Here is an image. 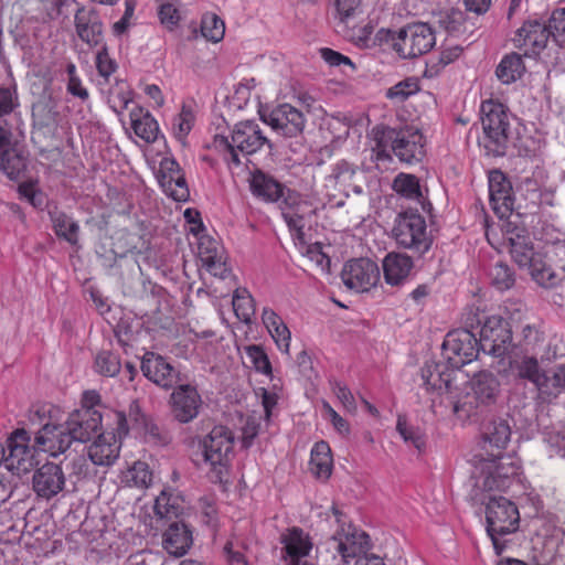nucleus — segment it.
<instances>
[{
  "label": "nucleus",
  "mask_w": 565,
  "mask_h": 565,
  "mask_svg": "<svg viewBox=\"0 0 565 565\" xmlns=\"http://www.w3.org/2000/svg\"><path fill=\"white\" fill-rule=\"evenodd\" d=\"M372 152L376 161H392V152L406 164L420 162L425 157V138L419 129L404 127L395 129L375 126L371 130Z\"/></svg>",
  "instance_id": "nucleus-1"
},
{
  "label": "nucleus",
  "mask_w": 565,
  "mask_h": 565,
  "mask_svg": "<svg viewBox=\"0 0 565 565\" xmlns=\"http://www.w3.org/2000/svg\"><path fill=\"white\" fill-rule=\"evenodd\" d=\"M78 38L89 46H97L103 42V23L95 10L77 9L74 17Z\"/></svg>",
  "instance_id": "nucleus-26"
},
{
  "label": "nucleus",
  "mask_w": 565,
  "mask_h": 565,
  "mask_svg": "<svg viewBox=\"0 0 565 565\" xmlns=\"http://www.w3.org/2000/svg\"><path fill=\"white\" fill-rule=\"evenodd\" d=\"M127 84L124 82L117 83L115 87L109 90L108 104L116 114H121L131 103L132 96Z\"/></svg>",
  "instance_id": "nucleus-47"
},
{
  "label": "nucleus",
  "mask_w": 565,
  "mask_h": 565,
  "mask_svg": "<svg viewBox=\"0 0 565 565\" xmlns=\"http://www.w3.org/2000/svg\"><path fill=\"white\" fill-rule=\"evenodd\" d=\"M525 72L522 56L518 53H510L502 57L495 68L498 79L505 85L520 79Z\"/></svg>",
  "instance_id": "nucleus-34"
},
{
  "label": "nucleus",
  "mask_w": 565,
  "mask_h": 565,
  "mask_svg": "<svg viewBox=\"0 0 565 565\" xmlns=\"http://www.w3.org/2000/svg\"><path fill=\"white\" fill-rule=\"evenodd\" d=\"M435 44V32L425 22L406 24L392 36V47L402 58H415L424 55Z\"/></svg>",
  "instance_id": "nucleus-11"
},
{
  "label": "nucleus",
  "mask_w": 565,
  "mask_h": 565,
  "mask_svg": "<svg viewBox=\"0 0 565 565\" xmlns=\"http://www.w3.org/2000/svg\"><path fill=\"white\" fill-rule=\"evenodd\" d=\"M392 238L396 245L417 257L427 254L434 244L425 217L417 210L399 212L393 223Z\"/></svg>",
  "instance_id": "nucleus-2"
},
{
  "label": "nucleus",
  "mask_w": 565,
  "mask_h": 565,
  "mask_svg": "<svg viewBox=\"0 0 565 565\" xmlns=\"http://www.w3.org/2000/svg\"><path fill=\"white\" fill-rule=\"evenodd\" d=\"M489 198L493 212L500 217H508L514 209L511 182L500 170L489 173Z\"/></svg>",
  "instance_id": "nucleus-23"
},
{
  "label": "nucleus",
  "mask_w": 565,
  "mask_h": 565,
  "mask_svg": "<svg viewBox=\"0 0 565 565\" xmlns=\"http://www.w3.org/2000/svg\"><path fill=\"white\" fill-rule=\"evenodd\" d=\"M19 106L14 89L0 87V117L11 114Z\"/></svg>",
  "instance_id": "nucleus-61"
},
{
  "label": "nucleus",
  "mask_w": 565,
  "mask_h": 565,
  "mask_svg": "<svg viewBox=\"0 0 565 565\" xmlns=\"http://www.w3.org/2000/svg\"><path fill=\"white\" fill-rule=\"evenodd\" d=\"M512 374L520 380L531 382L542 396H556V369L542 370L533 356H524L515 362Z\"/></svg>",
  "instance_id": "nucleus-17"
},
{
  "label": "nucleus",
  "mask_w": 565,
  "mask_h": 565,
  "mask_svg": "<svg viewBox=\"0 0 565 565\" xmlns=\"http://www.w3.org/2000/svg\"><path fill=\"white\" fill-rule=\"evenodd\" d=\"M455 371L447 362L426 363L422 369V380L427 390L451 392Z\"/></svg>",
  "instance_id": "nucleus-28"
},
{
  "label": "nucleus",
  "mask_w": 565,
  "mask_h": 565,
  "mask_svg": "<svg viewBox=\"0 0 565 565\" xmlns=\"http://www.w3.org/2000/svg\"><path fill=\"white\" fill-rule=\"evenodd\" d=\"M214 142L216 147L224 150V161L236 167L241 164L238 151L244 154H253L260 150L264 145L271 148L268 138L254 120L237 122L232 131L231 141L227 137L216 136Z\"/></svg>",
  "instance_id": "nucleus-5"
},
{
  "label": "nucleus",
  "mask_w": 565,
  "mask_h": 565,
  "mask_svg": "<svg viewBox=\"0 0 565 565\" xmlns=\"http://www.w3.org/2000/svg\"><path fill=\"white\" fill-rule=\"evenodd\" d=\"M490 275L492 284L500 290L509 289L514 284V275L507 264H495L492 267Z\"/></svg>",
  "instance_id": "nucleus-53"
},
{
  "label": "nucleus",
  "mask_w": 565,
  "mask_h": 565,
  "mask_svg": "<svg viewBox=\"0 0 565 565\" xmlns=\"http://www.w3.org/2000/svg\"><path fill=\"white\" fill-rule=\"evenodd\" d=\"M361 0H335L337 13L341 22L353 18L360 9Z\"/></svg>",
  "instance_id": "nucleus-64"
},
{
  "label": "nucleus",
  "mask_w": 565,
  "mask_h": 565,
  "mask_svg": "<svg viewBox=\"0 0 565 565\" xmlns=\"http://www.w3.org/2000/svg\"><path fill=\"white\" fill-rule=\"evenodd\" d=\"M202 264L212 275L221 278L225 277L227 268L222 252L218 254L204 256Z\"/></svg>",
  "instance_id": "nucleus-62"
},
{
  "label": "nucleus",
  "mask_w": 565,
  "mask_h": 565,
  "mask_svg": "<svg viewBox=\"0 0 565 565\" xmlns=\"http://www.w3.org/2000/svg\"><path fill=\"white\" fill-rule=\"evenodd\" d=\"M475 319L480 326L479 344L483 353L494 358H503L510 352L512 347V331L509 323L499 316L478 318L476 315H469L467 326L473 328Z\"/></svg>",
  "instance_id": "nucleus-10"
},
{
  "label": "nucleus",
  "mask_w": 565,
  "mask_h": 565,
  "mask_svg": "<svg viewBox=\"0 0 565 565\" xmlns=\"http://www.w3.org/2000/svg\"><path fill=\"white\" fill-rule=\"evenodd\" d=\"M118 65L114 58L109 56L107 47L104 45L96 55V68L98 74L106 81L113 75Z\"/></svg>",
  "instance_id": "nucleus-56"
},
{
  "label": "nucleus",
  "mask_w": 565,
  "mask_h": 565,
  "mask_svg": "<svg viewBox=\"0 0 565 565\" xmlns=\"http://www.w3.org/2000/svg\"><path fill=\"white\" fill-rule=\"evenodd\" d=\"M95 371L103 376H116L120 372L118 355L109 351H102L95 358Z\"/></svg>",
  "instance_id": "nucleus-45"
},
{
  "label": "nucleus",
  "mask_w": 565,
  "mask_h": 565,
  "mask_svg": "<svg viewBox=\"0 0 565 565\" xmlns=\"http://www.w3.org/2000/svg\"><path fill=\"white\" fill-rule=\"evenodd\" d=\"M125 479L129 486L147 488L151 483L152 473L146 462L137 461L128 469Z\"/></svg>",
  "instance_id": "nucleus-48"
},
{
  "label": "nucleus",
  "mask_w": 565,
  "mask_h": 565,
  "mask_svg": "<svg viewBox=\"0 0 565 565\" xmlns=\"http://www.w3.org/2000/svg\"><path fill=\"white\" fill-rule=\"evenodd\" d=\"M519 470L518 460L511 456L482 458L475 466V487L482 491H505Z\"/></svg>",
  "instance_id": "nucleus-7"
},
{
  "label": "nucleus",
  "mask_w": 565,
  "mask_h": 565,
  "mask_svg": "<svg viewBox=\"0 0 565 565\" xmlns=\"http://www.w3.org/2000/svg\"><path fill=\"white\" fill-rule=\"evenodd\" d=\"M33 140L53 142L57 140L61 115L57 103L51 97H42L32 107Z\"/></svg>",
  "instance_id": "nucleus-16"
},
{
  "label": "nucleus",
  "mask_w": 565,
  "mask_h": 565,
  "mask_svg": "<svg viewBox=\"0 0 565 565\" xmlns=\"http://www.w3.org/2000/svg\"><path fill=\"white\" fill-rule=\"evenodd\" d=\"M102 420L103 416L98 409L81 407L72 412L65 420L71 444L90 440L100 430Z\"/></svg>",
  "instance_id": "nucleus-19"
},
{
  "label": "nucleus",
  "mask_w": 565,
  "mask_h": 565,
  "mask_svg": "<svg viewBox=\"0 0 565 565\" xmlns=\"http://www.w3.org/2000/svg\"><path fill=\"white\" fill-rule=\"evenodd\" d=\"M483 137L481 142L489 156H504L510 136L508 108L500 102L488 99L480 106Z\"/></svg>",
  "instance_id": "nucleus-3"
},
{
  "label": "nucleus",
  "mask_w": 565,
  "mask_h": 565,
  "mask_svg": "<svg viewBox=\"0 0 565 565\" xmlns=\"http://www.w3.org/2000/svg\"><path fill=\"white\" fill-rule=\"evenodd\" d=\"M414 267L412 256L404 253L392 252L383 259L385 281L392 286H399L408 278Z\"/></svg>",
  "instance_id": "nucleus-29"
},
{
  "label": "nucleus",
  "mask_w": 565,
  "mask_h": 565,
  "mask_svg": "<svg viewBox=\"0 0 565 565\" xmlns=\"http://www.w3.org/2000/svg\"><path fill=\"white\" fill-rule=\"evenodd\" d=\"M332 175L338 184H347L358 177L356 168L345 160L337 162L332 169Z\"/></svg>",
  "instance_id": "nucleus-57"
},
{
  "label": "nucleus",
  "mask_w": 565,
  "mask_h": 565,
  "mask_svg": "<svg viewBox=\"0 0 565 565\" xmlns=\"http://www.w3.org/2000/svg\"><path fill=\"white\" fill-rule=\"evenodd\" d=\"M332 455L327 441H318L313 445L310 456V469L318 478L328 479L332 471Z\"/></svg>",
  "instance_id": "nucleus-33"
},
{
  "label": "nucleus",
  "mask_w": 565,
  "mask_h": 565,
  "mask_svg": "<svg viewBox=\"0 0 565 565\" xmlns=\"http://www.w3.org/2000/svg\"><path fill=\"white\" fill-rule=\"evenodd\" d=\"M548 39V30L544 22L527 20L516 30L512 41L515 47L524 51L525 56H533L546 47Z\"/></svg>",
  "instance_id": "nucleus-22"
},
{
  "label": "nucleus",
  "mask_w": 565,
  "mask_h": 565,
  "mask_svg": "<svg viewBox=\"0 0 565 565\" xmlns=\"http://www.w3.org/2000/svg\"><path fill=\"white\" fill-rule=\"evenodd\" d=\"M8 454H4V463L8 470L17 475L29 471L34 465L35 452L39 451L31 445V436L24 428H18L11 433L7 440Z\"/></svg>",
  "instance_id": "nucleus-13"
},
{
  "label": "nucleus",
  "mask_w": 565,
  "mask_h": 565,
  "mask_svg": "<svg viewBox=\"0 0 565 565\" xmlns=\"http://www.w3.org/2000/svg\"><path fill=\"white\" fill-rule=\"evenodd\" d=\"M115 418L117 423V434L119 436L127 435L130 427H141L145 424V416L136 401L129 405L128 415L124 412H116Z\"/></svg>",
  "instance_id": "nucleus-38"
},
{
  "label": "nucleus",
  "mask_w": 565,
  "mask_h": 565,
  "mask_svg": "<svg viewBox=\"0 0 565 565\" xmlns=\"http://www.w3.org/2000/svg\"><path fill=\"white\" fill-rule=\"evenodd\" d=\"M487 533L497 554L504 550L501 537L518 531L520 513L516 505L504 497H490L486 504Z\"/></svg>",
  "instance_id": "nucleus-8"
},
{
  "label": "nucleus",
  "mask_w": 565,
  "mask_h": 565,
  "mask_svg": "<svg viewBox=\"0 0 565 565\" xmlns=\"http://www.w3.org/2000/svg\"><path fill=\"white\" fill-rule=\"evenodd\" d=\"M443 356L456 370L472 362L480 349L479 340L468 329H457L448 332L441 345Z\"/></svg>",
  "instance_id": "nucleus-12"
},
{
  "label": "nucleus",
  "mask_w": 565,
  "mask_h": 565,
  "mask_svg": "<svg viewBox=\"0 0 565 565\" xmlns=\"http://www.w3.org/2000/svg\"><path fill=\"white\" fill-rule=\"evenodd\" d=\"M204 465L213 482H222L228 472L234 450V435L225 426H214L201 441Z\"/></svg>",
  "instance_id": "nucleus-6"
},
{
  "label": "nucleus",
  "mask_w": 565,
  "mask_h": 565,
  "mask_svg": "<svg viewBox=\"0 0 565 565\" xmlns=\"http://www.w3.org/2000/svg\"><path fill=\"white\" fill-rule=\"evenodd\" d=\"M134 132L148 143L154 142L159 135V125L149 110L134 107L129 114Z\"/></svg>",
  "instance_id": "nucleus-30"
},
{
  "label": "nucleus",
  "mask_w": 565,
  "mask_h": 565,
  "mask_svg": "<svg viewBox=\"0 0 565 565\" xmlns=\"http://www.w3.org/2000/svg\"><path fill=\"white\" fill-rule=\"evenodd\" d=\"M281 542L286 552L284 558L287 564L289 561L307 557L312 547L308 535L299 527L289 530V532L284 535Z\"/></svg>",
  "instance_id": "nucleus-31"
},
{
  "label": "nucleus",
  "mask_w": 565,
  "mask_h": 565,
  "mask_svg": "<svg viewBox=\"0 0 565 565\" xmlns=\"http://www.w3.org/2000/svg\"><path fill=\"white\" fill-rule=\"evenodd\" d=\"M26 168L25 157L12 148L0 158V169L10 180H18Z\"/></svg>",
  "instance_id": "nucleus-39"
},
{
  "label": "nucleus",
  "mask_w": 565,
  "mask_h": 565,
  "mask_svg": "<svg viewBox=\"0 0 565 565\" xmlns=\"http://www.w3.org/2000/svg\"><path fill=\"white\" fill-rule=\"evenodd\" d=\"M546 29L550 36L565 35V8H559L552 12Z\"/></svg>",
  "instance_id": "nucleus-63"
},
{
  "label": "nucleus",
  "mask_w": 565,
  "mask_h": 565,
  "mask_svg": "<svg viewBox=\"0 0 565 565\" xmlns=\"http://www.w3.org/2000/svg\"><path fill=\"white\" fill-rule=\"evenodd\" d=\"M162 188L169 196L178 202H185L190 196L188 183L182 172L168 181H162Z\"/></svg>",
  "instance_id": "nucleus-49"
},
{
  "label": "nucleus",
  "mask_w": 565,
  "mask_h": 565,
  "mask_svg": "<svg viewBox=\"0 0 565 565\" xmlns=\"http://www.w3.org/2000/svg\"><path fill=\"white\" fill-rule=\"evenodd\" d=\"M143 375L158 386L172 388L180 381V373L167 360L153 352L145 353L141 361Z\"/></svg>",
  "instance_id": "nucleus-24"
},
{
  "label": "nucleus",
  "mask_w": 565,
  "mask_h": 565,
  "mask_svg": "<svg viewBox=\"0 0 565 565\" xmlns=\"http://www.w3.org/2000/svg\"><path fill=\"white\" fill-rule=\"evenodd\" d=\"M53 411L55 409L52 405H43L31 409L29 422L32 427L38 428L34 437V447L39 451L56 457L71 447V441L65 423L57 424L53 420Z\"/></svg>",
  "instance_id": "nucleus-4"
},
{
  "label": "nucleus",
  "mask_w": 565,
  "mask_h": 565,
  "mask_svg": "<svg viewBox=\"0 0 565 565\" xmlns=\"http://www.w3.org/2000/svg\"><path fill=\"white\" fill-rule=\"evenodd\" d=\"M153 509L156 515L160 519L177 516L180 512V505L178 504L177 499L167 494L164 491L157 497Z\"/></svg>",
  "instance_id": "nucleus-51"
},
{
  "label": "nucleus",
  "mask_w": 565,
  "mask_h": 565,
  "mask_svg": "<svg viewBox=\"0 0 565 565\" xmlns=\"http://www.w3.org/2000/svg\"><path fill=\"white\" fill-rule=\"evenodd\" d=\"M19 193L32 206L42 207L44 199L43 193L35 186L33 182H23L19 185Z\"/></svg>",
  "instance_id": "nucleus-60"
},
{
  "label": "nucleus",
  "mask_w": 565,
  "mask_h": 565,
  "mask_svg": "<svg viewBox=\"0 0 565 565\" xmlns=\"http://www.w3.org/2000/svg\"><path fill=\"white\" fill-rule=\"evenodd\" d=\"M419 82L416 77H407L385 92V97L395 104L404 103L419 92Z\"/></svg>",
  "instance_id": "nucleus-40"
},
{
  "label": "nucleus",
  "mask_w": 565,
  "mask_h": 565,
  "mask_svg": "<svg viewBox=\"0 0 565 565\" xmlns=\"http://www.w3.org/2000/svg\"><path fill=\"white\" fill-rule=\"evenodd\" d=\"M233 309L236 317L248 323L255 315V303L252 295L246 289H237L233 297Z\"/></svg>",
  "instance_id": "nucleus-43"
},
{
  "label": "nucleus",
  "mask_w": 565,
  "mask_h": 565,
  "mask_svg": "<svg viewBox=\"0 0 565 565\" xmlns=\"http://www.w3.org/2000/svg\"><path fill=\"white\" fill-rule=\"evenodd\" d=\"M262 120L277 135L292 138L302 134L306 118L303 114L290 104H280L270 110L259 111Z\"/></svg>",
  "instance_id": "nucleus-14"
},
{
  "label": "nucleus",
  "mask_w": 565,
  "mask_h": 565,
  "mask_svg": "<svg viewBox=\"0 0 565 565\" xmlns=\"http://www.w3.org/2000/svg\"><path fill=\"white\" fill-rule=\"evenodd\" d=\"M341 279L352 290L369 291L380 280V269L376 263L369 258L351 259L342 268Z\"/></svg>",
  "instance_id": "nucleus-18"
},
{
  "label": "nucleus",
  "mask_w": 565,
  "mask_h": 565,
  "mask_svg": "<svg viewBox=\"0 0 565 565\" xmlns=\"http://www.w3.org/2000/svg\"><path fill=\"white\" fill-rule=\"evenodd\" d=\"M508 239L513 260L521 268H527L533 280L541 287H552L558 281L559 278L552 270V266L546 265L534 252L531 238L524 230L511 233Z\"/></svg>",
  "instance_id": "nucleus-9"
},
{
  "label": "nucleus",
  "mask_w": 565,
  "mask_h": 565,
  "mask_svg": "<svg viewBox=\"0 0 565 565\" xmlns=\"http://www.w3.org/2000/svg\"><path fill=\"white\" fill-rule=\"evenodd\" d=\"M332 391L348 412L356 411L354 396L345 384L335 381L332 383Z\"/></svg>",
  "instance_id": "nucleus-59"
},
{
  "label": "nucleus",
  "mask_w": 565,
  "mask_h": 565,
  "mask_svg": "<svg viewBox=\"0 0 565 565\" xmlns=\"http://www.w3.org/2000/svg\"><path fill=\"white\" fill-rule=\"evenodd\" d=\"M202 35L212 42H218L225 33L224 22L214 13H205L201 21Z\"/></svg>",
  "instance_id": "nucleus-46"
},
{
  "label": "nucleus",
  "mask_w": 565,
  "mask_h": 565,
  "mask_svg": "<svg viewBox=\"0 0 565 565\" xmlns=\"http://www.w3.org/2000/svg\"><path fill=\"white\" fill-rule=\"evenodd\" d=\"M66 73L68 76L66 90L74 97L79 98L82 102H86L89 97L88 90L83 86L82 81L76 72V66L73 63L67 64Z\"/></svg>",
  "instance_id": "nucleus-54"
},
{
  "label": "nucleus",
  "mask_w": 565,
  "mask_h": 565,
  "mask_svg": "<svg viewBox=\"0 0 565 565\" xmlns=\"http://www.w3.org/2000/svg\"><path fill=\"white\" fill-rule=\"evenodd\" d=\"M246 355L250 360L254 369L263 374H271V364L262 347L253 344L246 348Z\"/></svg>",
  "instance_id": "nucleus-52"
},
{
  "label": "nucleus",
  "mask_w": 565,
  "mask_h": 565,
  "mask_svg": "<svg viewBox=\"0 0 565 565\" xmlns=\"http://www.w3.org/2000/svg\"><path fill=\"white\" fill-rule=\"evenodd\" d=\"M192 544V531L184 522H172L163 532L162 547L171 556L181 557L185 555Z\"/></svg>",
  "instance_id": "nucleus-25"
},
{
  "label": "nucleus",
  "mask_w": 565,
  "mask_h": 565,
  "mask_svg": "<svg viewBox=\"0 0 565 565\" xmlns=\"http://www.w3.org/2000/svg\"><path fill=\"white\" fill-rule=\"evenodd\" d=\"M267 330L270 333L274 341L276 342L279 350L284 353H288L291 334L287 326L284 323V321L275 324L274 327L267 328Z\"/></svg>",
  "instance_id": "nucleus-58"
},
{
  "label": "nucleus",
  "mask_w": 565,
  "mask_h": 565,
  "mask_svg": "<svg viewBox=\"0 0 565 565\" xmlns=\"http://www.w3.org/2000/svg\"><path fill=\"white\" fill-rule=\"evenodd\" d=\"M169 403L173 418L186 424L199 415L203 402L195 386L180 384L171 393Z\"/></svg>",
  "instance_id": "nucleus-20"
},
{
  "label": "nucleus",
  "mask_w": 565,
  "mask_h": 565,
  "mask_svg": "<svg viewBox=\"0 0 565 565\" xmlns=\"http://www.w3.org/2000/svg\"><path fill=\"white\" fill-rule=\"evenodd\" d=\"M482 436L486 444L502 449L510 440L511 429L505 420L493 419L484 426Z\"/></svg>",
  "instance_id": "nucleus-36"
},
{
  "label": "nucleus",
  "mask_w": 565,
  "mask_h": 565,
  "mask_svg": "<svg viewBox=\"0 0 565 565\" xmlns=\"http://www.w3.org/2000/svg\"><path fill=\"white\" fill-rule=\"evenodd\" d=\"M332 539L337 542L335 550L342 556L345 563L354 558L358 554L359 547L355 542V534L345 532L343 526L337 531Z\"/></svg>",
  "instance_id": "nucleus-44"
},
{
  "label": "nucleus",
  "mask_w": 565,
  "mask_h": 565,
  "mask_svg": "<svg viewBox=\"0 0 565 565\" xmlns=\"http://www.w3.org/2000/svg\"><path fill=\"white\" fill-rule=\"evenodd\" d=\"M194 121L195 115L191 105L183 104L180 113L174 116L172 121V132L180 142H184L193 128Z\"/></svg>",
  "instance_id": "nucleus-41"
},
{
  "label": "nucleus",
  "mask_w": 565,
  "mask_h": 565,
  "mask_svg": "<svg viewBox=\"0 0 565 565\" xmlns=\"http://www.w3.org/2000/svg\"><path fill=\"white\" fill-rule=\"evenodd\" d=\"M438 23L449 35L460 36L466 32V17L459 9L441 13Z\"/></svg>",
  "instance_id": "nucleus-42"
},
{
  "label": "nucleus",
  "mask_w": 565,
  "mask_h": 565,
  "mask_svg": "<svg viewBox=\"0 0 565 565\" xmlns=\"http://www.w3.org/2000/svg\"><path fill=\"white\" fill-rule=\"evenodd\" d=\"M392 189L408 200L419 201L423 198L419 179L411 173H398L393 180Z\"/></svg>",
  "instance_id": "nucleus-37"
},
{
  "label": "nucleus",
  "mask_w": 565,
  "mask_h": 565,
  "mask_svg": "<svg viewBox=\"0 0 565 565\" xmlns=\"http://www.w3.org/2000/svg\"><path fill=\"white\" fill-rule=\"evenodd\" d=\"M499 392L500 383L495 375L489 371H480L469 381L467 398L471 399L466 401L462 404L460 402L456 403L454 409L457 413L460 409H465L466 405H469V409L466 412L467 414H470L473 408H477L480 405L488 406L493 404Z\"/></svg>",
  "instance_id": "nucleus-15"
},
{
  "label": "nucleus",
  "mask_w": 565,
  "mask_h": 565,
  "mask_svg": "<svg viewBox=\"0 0 565 565\" xmlns=\"http://www.w3.org/2000/svg\"><path fill=\"white\" fill-rule=\"evenodd\" d=\"M50 216L55 234L70 244L76 245L79 232L77 222L62 211L50 212Z\"/></svg>",
  "instance_id": "nucleus-35"
},
{
  "label": "nucleus",
  "mask_w": 565,
  "mask_h": 565,
  "mask_svg": "<svg viewBox=\"0 0 565 565\" xmlns=\"http://www.w3.org/2000/svg\"><path fill=\"white\" fill-rule=\"evenodd\" d=\"M250 189L254 195L268 202H276L284 194V185L262 171L253 173Z\"/></svg>",
  "instance_id": "nucleus-32"
},
{
  "label": "nucleus",
  "mask_w": 565,
  "mask_h": 565,
  "mask_svg": "<svg viewBox=\"0 0 565 565\" xmlns=\"http://www.w3.org/2000/svg\"><path fill=\"white\" fill-rule=\"evenodd\" d=\"M120 443L113 433L98 434L97 439L88 447V457L94 465L110 466L119 457Z\"/></svg>",
  "instance_id": "nucleus-27"
},
{
  "label": "nucleus",
  "mask_w": 565,
  "mask_h": 565,
  "mask_svg": "<svg viewBox=\"0 0 565 565\" xmlns=\"http://www.w3.org/2000/svg\"><path fill=\"white\" fill-rule=\"evenodd\" d=\"M396 429L406 444L412 445L418 451H422L425 448L426 441L420 430L408 426L401 417L397 420Z\"/></svg>",
  "instance_id": "nucleus-50"
},
{
  "label": "nucleus",
  "mask_w": 565,
  "mask_h": 565,
  "mask_svg": "<svg viewBox=\"0 0 565 565\" xmlns=\"http://www.w3.org/2000/svg\"><path fill=\"white\" fill-rule=\"evenodd\" d=\"M462 53V46L460 45H449L446 46L438 56V63H434V58H431V64L428 65L426 70V74L429 73L430 76L436 74L439 68L445 67L446 65L456 61Z\"/></svg>",
  "instance_id": "nucleus-55"
},
{
  "label": "nucleus",
  "mask_w": 565,
  "mask_h": 565,
  "mask_svg": "<svg viewBox=\"0 0 565 565\" xmlns=\"http://www.w3.org/2000/svg\"><path fill=\"white\" fill-rule=\"evenodd\" d=\"M65 473L62 467L46 462L38 468L32 477V488L39 498L50 500L65 488Z\"/></svg>",
  "instance_id": "nucleus-21"
}]
</instances>
